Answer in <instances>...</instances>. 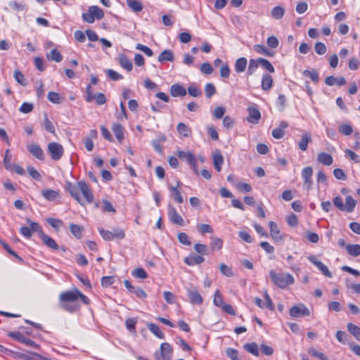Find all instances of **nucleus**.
<instances>
[{
    "label": "nucleus",
    "mask_w": 360,
    "mask_h": 360,
    "mask_svg": "<svg viewBox=\"0 0 360 360\" xmlns=\"http://www.w3.org/2000/svg\"><path fill=\"white\" fill-rule=\"evenodd\" d=\"M78 299L86 304H89V298L77 289L63 292L59 296L60 306L67 311L75 312L79 308L77 303Z\"/></svg>",
    "instance_id": "obj_1"
},
{
    "label": "nucleus",
    "mask_w": 360,
    "mask_h": 360,
    "mask_svg": "<svg viewBox=\"0 0 360 360\" xmlns=\"http://www.w3.org/2000/svg\"><path fill=\"white\" fill-rule=\"evenodd\" d=\"M269 274L274 284L281 289H284L295 283L294 277L288 273L276 272L275 270H271Z\"/></svg>",
    "instance_id": "obj_2"
},
{
    "label": "nucleus",
    "mask_w": 360,
    "mask_h": 360,
    "mask_svg": "<svg viewBox=\"0 0 360 360\" xmlns=\"http://www.w3.org/2000/svg\"><path fill=\"white\" fill-rule=\"evenodd\" d=\"M47 151L50 154L51 158L53 160H59L64 154V148L63 146L56 142H51L48 144Z\"/></svg>",
    "instance_id": "obj_3"
},
{
    "label": "nucleus",
    "mask_w": 360,
    "mask_h": 360,
    "mask_svg": "<svg viewBox=\"0 0 360 360\" xmlns=\"http://www.w3.org/2000/svg\"><path fill=\"white\" fill-rule=\"evenodd\" d=\"M289 314L293 318H300L310 315L309 309L304 304H299L290 309Z\"/></svg>",
    "instance_id": "obj_4"
},
{
    "label": "nucleus",
    "mask_w": 360,
    "mask_h": 360,
    "mask_svg": "<svg viewBox=\"0 0 360 360\" xmlns=\"http://www.w3.org/2000/svg\"><path fill=\"white\" fill-rule=\"evenodd\" d=\"M173 349L172 346L167 343L164 342L160 345V354L158 356V353H155V356L158 360H170L172 359Z\"/></svg>",
    "instance_id": "obj_5"
},
{
    "label": "nucleus",
    "mask_w": 360,
    "mask_h": 360,
    "mask_svg": "<svg viewBox=\"0 0 360 360\" xmlns=\"http://www.w3.org/2000/svg\"><path fill=\"white\" fill-rule=\"evenodd\" d=\"M65 189L75 200H77L80 205H84V203L79 195V193L80 191L79 182H77V184H73L71 182H67Z\"/></svg>",
    "instance_id": "obj_6"
},
{
    "label": "nucleus",
    "mask_w": 360,
    "mask_h": 360,
    "mask_svg": "<svg viewBox=\"0 0 360 360\" xmlns=\"http://www.w3.org/2000/svg\"><path fill=\"white\" fill-rule=\"evenodd\" d=\"M313 169L311 167H304L302 171V178L304 180V189L309 190L312 185V176Z\"/></svg>",
    "instance_id": "obj_7"
},
{
    "label": "nucleus",
    "mask_w": 360,
    "mask_h": 360,
    "mask_svg": "<svg viewBox=\"0 0 360 360\" xmlns=\"http://www.w3.org/2000/svg\"><path fill=\"white\" fill-rule=\"evenodd\" d=\"M308 259L312 264H314L315 266H316L317 268L322 272V274L323 275H325L326 276H327L328 278L333 277V274L329 271L328 268L324 264H323L321 261L317 260L316 257L315 255H309L308 257Z\"/></svg>",
    "instance_id": "obj_8"
},
{
    "label": "nucleus",
    "mask_w": 360,
    "mask_h": 360,
    "mask_svg": "<svg viewBox=\"0 0 360 360\" xmlns=\"http://www.w3.org/2000/svg\"><path fill=\"white\" fill-rule=\"evenodd\" d=\"M248 117L247 120L252 124H257L261 118V113L255 105L248 108Z\"/></svg>",
    "instance_id": "obj_9"
},
{
    "label": "nucleus",
    "mask_w": 360,
    "mask_h": 360,
    "mask_svg": "<svg viewBox=\"0 0 360 360\" xmlns=\"http://www.w3.org/2000/svg\"><path fill=\"white\" fill-rule=\"evenodd\" d=\"M29 152L37 159L44 160L45 155L42 148L37 143H31L27 146Z\"/></svg>",
    "instance_id": "obj_10"
},
{
    "label": "nucleus",
    "mask_w": 360,
    "mask_h": 360,
    "mask_svg": "<svg viewBox=\"0 0 360 360\" xmlns=\"http://www.w3.org/2000/svg\"><path fill=\"white\" fill-rule=\"evenodd\" d=\"M181 185V182L178 181L176 186L169 187V190L171 191V197L174 199V201L180 204L184 202V198L181 194L180 191Z\"/></svg>",
    "instance_id": "obj_11"
},
{
    "label": "nucleus",
    "mask_w": 360,
    "mask_h": 360,
    "mask_svg": "<svg viewBox=\"0 0 360 360\" xmlns=\"http://www.w3.org/2000/svg\"><path fill=\"white\" fill-rule=\"evenodd\" d=\"M79 185L80 187V192L84 195L86 201L88 203H91L94 201V195L92 194L88 185L85 181H79Z\"/></svg>",
    "instance_id": "obj_12"
},
{
    "label": "nucleus",
    "mask_w": 360,
    "mask_h": 360,
    "mask_svg": "<svg viewBox=\"0 0 360 360\" xmlns=\"http://www.w3.org/2000/svg\"><path fill=\"white\" fill-rule=\"evenodd\" d=\"M270 234L272 239L276 242H281L283 240V237L281 234L280 230L278 228L277 224L274 221H269V223Z\"/></svg>",
    "instance_id": "obj_13"
},
{
    "label": "nucleus",
    "mask_w": 360,
    "mask_h": 360,
    "mask_svg": "<svg viewBox=\"0 0 360 360\" xmlns=\"http://www.w3.org/2000/svg\"><path fill=\"white\" fill-rule=\"evenodd\" d=\"M188 297L190 302L193 304L200 305L203 302L201 295L195 289H187Z\"/></svg>",
    "instance_id": "obj_14"
},
{
    "label": "nucleus",
    "mask_w": 360,
    "mask_h": 360,
    "mask_svg": "<svg viewBox=\"0 0 360 360\" xmlns=\"http://www.w3.org/2000/svg\"><path fill=\"white\" fill-rule=\"evenodd\" d=\"M176 154H177L178 158L181 161L185 162L188 165H190L191 163H193V164L194 163L195 158L194 155L193 154V153H191V151H189V150L184 151V150H177Z\"/></svg>",
    "instance_id": "obj_15"
},
{
    "label": "nucleus",
    "mask_w": 360,
    "mask_h": 360,
    "mask_svg": "<svg viewBox=\"0 0 360 360\" xmlns=\"http://www.w3.org/2000/svg\"><path fill=\"white\" fill-rule=\"evenodd\" d=\"M168 215L170 219V220L179 226L184 225V219L179 214L176 209L173 207H169L168 210Z\"/></svg>",
    "instance_id": "obj_16"
},
{
    "label": "nucleus",
    "mask_w": 360,
    "mask_h": 360,
    "mask_svg": "<svg viewBox=\"0 0 360 360\" xmlns=\"http://www.w3.org/2000/svg\"><path fill=\"white\" fill-rule=\"evenodd\" d=\"M41 195L49 201H53L60 198V193L58 191L45 188L41 191Z\"/></svg>",
    "instance_id": "obj_17"
},
{
    "label": "nucleus",
    "mask_w": 360,
    "mask_h": 360,
    "mask_svg": "<svg viewBox=\"0 0 360 360\" xmlns=\"http://www.w3.org/2000/svg\"><path fill=\"white\" fill-rule=\"evenodd\" d=\"M10 336L14 338L15 340H18L19 342L24 343L26 345L31 346V347H36L37 345L35 342L33 340L25 337L23 335H22L20 333H10Z\"/></svg>",
    "instance_id": "obj_18"
},
{
    "label": "nucleus",
    "mask_w": 360,
    "mask_h": 360,
    "mask_svg": "<svg viewBox=\"0 0 360 360\" xmlns=\"http://www.w3.org/2000/svg\"><path fill=\"white\" fill-rule=\"evenodd\" d=\"M288 124L286 122H281L279 127L275 128L272 131V136L274 138L280 139L284 136V130L288 127Z\"/></svg>",
    "instance_id": "obj_19"
},
{
    "label": "nucleus",
    "mask_w": 360,
    "mask_h": 360,
    "mask_svg": "<svg viewBox=\"0 0 360 360\" xmlns=\"http://www.w3.org/2000/svg\"><path fill=\"white\" fill-rule=\"evenodd\" d=\"M325 83L328 86L338 85L339 86H341L346 84V80L342 77L336 78V77H334L333 76H328L326 78Z\"/></svg>",
    "instance_id": "obj_20"
},
{
    "label": "nucleus",
    "mask_w": 360,
    "mask_h": 360,
    "mask_svg": "<svg viewBox=\"0 0 360 360\" xmlns=\"http://www.w3.org/2000/svg\"><path fill=\"white\" fill-rule=\"evenodd\" d=\"M311 142V137L309 132H304L302 136L300 141L298 142L299 148L305 151L307 149L309 143Z\"/></svg>",
    "instance_id": "obj_21"
},
{
    "label": "nucleus",
    "mask_w": 360,
    "mask_h": 360,
    "mask_svg": "<svg viewBox=\"0 0 360 360\" xmlns=\"http://www.w3.org/2000/svg\"><path fill=\"white\" fill-rule=\"evenodd\" d=\"M170 93L174 97L184 96L186 94V91L183 86L176 84L171 86Z\"/></svg>",
    "instance_id": "obj_22"
},
{
    "label": "nucleus",
    "mask_w": 360,
    "mask_h": 360,
    "mask_svg": "<svg viewBox=\"0 0 360 360\" xmlns=\"http://www.w3.org/2000/svg\"><path fill=\"white\" fill-rule=\"evenodd\" d=\"M205 261V258L200 255H190L184 259V262L188 266L200 264Z\"/></svg>",
    "instance_id": "obj_23"
},
{
    "label": "nucleus",
    "mask_w": 360,
    "mask_h": 360,
    "mask_svg": "<svg viewBox=\"0 0 360 360\" xmlns=\"http://www.w3.org/2000/svg\"><path fill=\"white\" fill-rule=\"evenodd\" d=\"M261 86H262V89L264 91H269L270 89H271V87L273 86L272 77L267 73L264 74L262 77Z\"/></svg>",
    "instance_id": "obj_24"
},
{
    "label": "nucleus",
    "mask_w": 360,
    "mask_h": 360,
    "mask_svg": "<svg viewBox=\"0 0 360 360\" xmlns=\"http://www.w3.org/2000/svg\"><path fill=\"white\" fill-rule=\"evenodd\" d=\"M40 238L44 242V243L48 246L49 248L53 249V250H58V245L57 243L50 236L45 234L44 233H41Z\"/></svg>",
    "instance_id": "obj_25"
},
{
    "label": "nucleus",
    "mask_w": 360,
    "mask_h": 360,
    "mask_svg": "<svg viewBox=\"0 0 360 360\" xmlns=\"http://www.w3.org/2000/svg\"><path fill=\"white\" fill-rule=\"evenodd\" d=\"M174 60L173 51L169 49L164 50L158 56V61L163 63L165 61L172 62Z\"/></svg>",
    "instance_id": "obj_26"
},
{
    "label": "nucleus",
    "mask_w": 360,
    "mask_h": 360,
    "mask_svg": "<svg viewBox=\"0 0 360 360\" xmlns=\"http://www.w3.org/2000/svg\"><path fill=\"white\" fill-rule=\"evenodd\" d=\"M119 63L122 68L128 72H130L133 68L131 61L127 58V56L124 54H122L119 56Z\"/></svg>",
    "instance_id": "obj_27"
},
{
    "label": "nucleus",
    "mask_w": 360,
    "mask_h": 360,
    "mask_svg": "<svg viewBox=\"0 0 360 360\" xmlns=\"http://www.w3.org/2000/svg\"><path fill=\"white\" fill-rule=\"evenodd\" d=\"M248 65V60L245 58L241 57L236 60L235 63V71L237 73H242L243 72Z\"/></svg>",
    "instance_id": "obj_28"
},
{
    "label": "nucleus",
    "mask_w": 360,
    "mask_h": 360,
    "mask_svg": "<svg viewBox=\"0 0 360 360\" xmlns=\"http://www.w3.org/2000/svg\"><path fill=\"white\" fill-rule=\"evenodd\" d=\"M126 3L134 12L138 13L143 10V4L139 0H127Z\"/></svg>",
    "instance_id": "obj_29"
},
{
    "label": "nucleus",
    "mask_w": 360,
    "mask_h": 360,
    "mask_svg": "<svg viewBox=\"0 0 360 360\" xmlns=\"http://www.w3.org/2000/svg\"><path fill=\"white\" fill-rule=\"evenodd\" d=\"M213 164L215 169L217 172H220L221 170V165L224 163V158L220 152H216L213 155Z\"/></svg>",
    "instance_id": "obj_30"
},
{
    "label": "nucleus",
    "mask_w": 360,
    "mask_h": 360,
    "mask_svg": "<svg viewBox=\"0 0 360 360\" xmlns=\"http://www.w3.org/2000/svg\"><path fill=\"white\" fill-rule=\"evenodd\" d=\"M318 161L321 164L330 166L333 164V158L330 155L326 153H320L318 155Z\"/></svg>",
    "instance_id": "obj_31"
},
{
    "label": "nucleus",
    "mask_w": 360,
    "mask_h": 360,
    "mask_svg": "<svg viewBox=\"0 0 360 360\" xmlns=\"http://www.w3.org/2000/svg\"><path fill=\"white\" fill-rule=\"evenodd\" d=\"M112 130L119 142H122L124 139L123 127L120 124H114Z\"/></svg>",
    "instance_id": "obj_32"
},
{
    "label": "nucleus",
    "mask_w": 360,
    "mask_h": 360,
    "mask_svg": "<svg viewBox=\"0 0 360 360\" xmlns=\"http://www.w3.org/2000/svg\"><path fill=\"white\" fill-rule=\"evenodd\" d=\"M148 328L157 338H158L160 339L165 338L164 333H162V331L160 330V327L158 325H156L155 323H149L148 325Z\"/></svg>",
    "instance_id": "obj_33"
},
{
    "label": "nucleus",
    "mask_w": 360,
    "mask_h": 360,
    "mask_svg": "<svg viewBox=\"0 0 360 360\" xmlns=\"http://www.w3.org/2000/svg\"><path fill=\"white\" fill-rule=\"evenodd\" d=\"M356 207V201L353 199L352 196H347L345 199V205H344L343 211H346L347 212H352L354 211Z\"/></svg>",
    "instance_id": "obj_34"
},
{
    "label": "nucleus",
    "mask_w": 360,
    "mask_h": 360,
    "mask_svg": "<svg viewBox=\"0 0 360 360\" xmlns=\"http://www.w3.org/2000/svg\"><path fill=\"white\" fill-rule=\"evenodd\" d=\"M284 13V8L280 6L274 7L271 11V17L276 20L281 19L283 17Z\"/></svg>",
    "instance_id": "obj_35"
},
{
    "label": "nucleus",
    "mask_w": 360,
    "mask_h": 360,
    "mask_svg": "<svg viewBox=\"0 0 360 360\" xmlns=\"http://www.w3.org/2000/svg\"><path fill=\"white\" fill-rule=\"evenodd\" d=\"M176 130L180 135L184 137H188L191 134V129L183 122H180L178 124L176 127Z\"/></svg>",
    "instance_id": "obj_36"
},
{
    "label": "nucleus",
    "mask_w": 360,
    "mask_h": 360,
    "mask_svg": "<svg viewBox=\"0 0 360 360\" xmlns=\"http://www.w3.org/2000/svg\"><path fill=\"white\" fill-rule=\"evenodd\" d=\"M260 65L259 58L257 59H250L249 61V65L248 68L247 75H252L255 73V72L258 68V66Z\"/></svg>",
    "instance_id": "obj_37"
},
{
    "label": "nucleus",
    "mask_w": 360,
    "mask_h": 360,
    "mask_svg": "<svg viewBox=\"0 0 360 360\" xmlns=\"http://www.w3.org/2000/svg\"><path fill=\"white\" fill-rule=\"evenodd\" d=\"M346 250L351 256L358 257L360 255V245L358 244L347 245Z\"/></svg>",
    "instance_id": "obj_38"
},
{
    "label": "nucleus",
    "mask_w": 360,
    "mask_h": 360,
    "mask_svg": "<svg viewBox=\"0 0 360 360\" xmlns=\"http://www.w3.org/2000/svg\"><path fill=\"white\" fill-rule=\"evenodd\" d=\"M89 12L91 13L95 19L101 20L104 16V13L101 8L96 6H91L89 8Z\"/></svg>",
    "instance_id": "obj_39"
},
{
    "label": "nucleus",
    "mask_w": 360,
    "mask_h": 360,
    "mask_svg": "<svg viewBox=\"0 0 360 360\" xmlns=\"http://www.w3.org/2000/svg\"><path fill=\"white\" fill-rule=\"evenodd\" d=\"M243 348L245 351L253 354L254 356H259L258 346L255 342L247 343L244 345Z\"/></svg>",
    "instance_id": "obj_40"
},
{
    "label": "nucleus",
    "mask_w": 360,
    "mask_h": 360,
    "mask_svg": "<svg viewBox=\"0 0 360 360\" xmlns=\"http://www.w3.org/2000/svg\"><path fill=\"white\" fill-rule=\"evenodd\" d=\"M70 230L72 235L77 239H80L82 236L83 228L81 226L71 224Z\"/></svg>",
    "instance_id": "obj_41"
},
{
    "label": "nucleus",
    "mask_w": 360,
    "mask_h": 360,
    "mask_svg": "<svg viewBox=\"0 0 360 360\" xmlns=\"http://www.w3.org/2000/svg\"><path fill=\"white\" fill-rule=\"evenodd\" d=\"M348 331L355 337L358 340H360V328L352 323H349L347 325Z\"/></svg>",
    "instance_id": "obj_42"
},
{
    "label": "nucleus",
    "mask_w": 360,
    "mask_h": 360,
    "mask_svg": "<svg viewBox=\"0 0 360 360\" xmlns=\"http://www.w3.org/2000/svg\"><path fill=\"white\" fill-rule=\"evenodd\" d=\"M49 60H54L57 63L60 62L63 60L62 54L56 49H53L46 56Z\"/></svg>",
    "instance_id": "obj_43"
},
{
    "label": "nucleus",
    "mask_w": 360,
    "mask_h": 360,
    "mask_svg": "<svg viewBox=\"0 0 360 360\" xmlns=\"http://www.w3.org/2000/svg\"><path fill=\"white\" fill-rule=\"evenodd\" d=\"M253 49L255 52H257L259 54H263L266 56H273L271 52L263 45L255 44L253 46Z\"/></svg>",
    "instance_id": "obj_44"
},
{
    "label": "nucleus",
    "mask_w": 360,
    "mask_h": 360,
    "mask_svg": "<svg viewBox=\"0 0 360 360\" xmlns=\"http://www.w3.org/2000/svg\"><path fill=\"white\" fill-rule=\"evenodd\" d=\"M26 221L29 224L32 233L37 232V233H39V237H41V233H44L41 229V226L38 223L34 222L28 218L26 219Z\"/></svg>",
    "instance_id": "obj_45"
},
{
    "label": "nucleus",
    "mask_w": 360,
    "mask_h": 360,
    "mask_svg": "<svg viewBox=\"0 0 360 360\" xmlns=\"http://www.w3.org/2000/svg\"><path fill=\"white\" fill-rule=\"evenodd\" d=\"M303 75L305 77H309L314 82H318L319 79V73L316 70H305L303 71Z\"/></svg>",
    "instance_id": "obj_46"
},
{
    "label": "nucleus",
    "mask_w": 360,
    "mask_h": 360,
    "mask_svg": "<svg viewBox=\"0 0 360 360\" xmlns=\"http://www.w3.org/2000/svg\"><path fill=\"white\" fill-rule=\"evenodd\" d=\"M47 98L49 101L53 103H60L63 101V98L59 95V94L53 91H50L48 94Z\"/></svg>",
    "instance_id": "obj_47"
},
{
    "label": "nucleus",
    "mask_w": 360,
    "mask_h": 360,
    "mask_svg": "<svg viewBox=\"0 0 360 360\" xmlns=\"http://www.w3.org/2000/svg\"><path fill=\"white\" fill-rule=\"evenodd\" d=\"M47 223L56 231H58L59 229L63 226V222L58 219L55 218H48L46 219Z\"/></svg>",
    "instance_id": "obj_48"
},
{
    "label": "nucleus",
    "mask_w": 360,
    "mask_h": 360,
    "mask_svg": "<svg viewBox=\"0 0 360 360\" xmlns=\"http://www.w3.org/2000/svg\"><path fill=\"white\" fill-rule=\"evenodd\" d=\"M132 276L137 278L145 279L148 278V274L146 271L143 268H136L135 269L132 273Z\"/></svg>",
    "instance_id": "obj_49"
},
{
    "label": "nucleus",
    "mask_w": 360,
    "mask_h": 360,
    "mask_svg": "<svg viewBox=\"0 0 360 360\" xmlns=\"http://www.w3.org/2000/svg\"><path fill=\"white\" fill-rule=\"evenodd\" d=\"M105 72L108 77H110L112 80L117 81L123 79V76L122 75L112 69L105 70Z\"/></svg>",
    "instance_id": "obj_50"
},
{
    "label": "nucleus",
    "mask_w": 360,
    "mask_h": 360,
    "mask_svg": "<svg viewBox=\"0 0 360 360\" xmlns=\"http://www.w3.org/2000/svg\"><path fill=\"white\" fill-rule=\"evenodd\" d=\"M308 352L309 354L319 359L320 360H329V359L323 353L317 351L313 347L309 348Z\"/></svg>",
    "instance_id": "obj_51"
},
{
    "label": "nucleus",
    "mask_w": 360,
    "mask_h": 360,
    "mask_svg": "<svg viewBox=\"0 0 360 360\" xmlns=\"http://www.w3.org/2000/svg\"><path fill=\"white\" fill-rule=\"evenodd\" d=\"M213 302L215 306L220 307H222L223 305L225 304L223 302L222 295L220 293V291L219 290H217L215 291Z\"/></svg>",
    "instance_id": "obj_52"
},
{
    "label": "nucleus",
    "mask_w": 360,
    "mask_h": 360,
    "mask_svg": "<svg viewBox=\"0 0 360 360\" xmlns=\"http://www.w3.org/2000/svg\"><path fill=\"white\" fill-rule=\"evenodd\" d=\"M13 76L18 83L22 86H26L27 83L25 77L19 70H15L14 71Z\"/></svg>",
    "instance_id": "obj_53"
},
{
    "label": "nucleus",
    "mask_w": 360,
    "mask_h": 360,
    "mask_svg": "<svg viewBox=\"0 0 360 360\" xmlns=\"http://www.w3.org/2000/svg\"><path fill=\"white\" fill-rule=\"evenodd\" d=\"M44 127L46 131H49L50 133L53 134L55 132V127L53 123L49 120L46 113H44Z\"/></svg>",
    "instance_id": "obj_54"
},
{
    "label": "nucleus",
    "mask_w": 360,
    "mask_h": 360,
    "mask_svg": "<svg viewBox=\"0 0 360 360\" xmlns=\"http://www.w3.org/2000/svg\"><path fill=\"white\" fill-rule=\"evenodd\" d=\"M11 158H12L11 154L10 153V150L8 149L6 150L5 156L4 158V167L8 170L12 169V166L11 165Z\"/></svg>",
    "instance_id": "obj_55"
},
{
    "label": "nucleus",
    "mask_w": 360,
    "mask_h": 360,
    "mask_svg": "<svg viewBox=\"0 0 360 360\" xmlns=\"http://www.w3.org/2000/svg\"><path fill=\"white\" fill-rule=\"evenodd\" d=\"M339 131L341 134L345 136H349L353 132V129L351 125L347 124H342L339 127Z\"/></svg>",
    "instance_id": "obj_56"
},
{
    "label": "nucleus",
    "mask_w": 360,
    "mask_h": 360,
    "mask_svg": "<svg viewBox=\"0 0 360 360\" xmlns=\"http://www.w3.org/2000/svg\"><path fill=\"white\" fill-rule=\"evenodd\" d=\"M206 97L210 98L216 93V89L213 84L207 83L205 87Z\"/></svg>",
    "instance_id": "obj_57"
},
{
    "label": "nucleus",
    "mask_w": 360,
    "mask_h": 360,
    "mask_svg": "<svg viewBox=\"0 0 360 360\" xmlns=\"http://www.w3.org/2000/svg\"><path fill=\"white\" fill-rule=\"evenodd\" d=\"M260 65L265 68L266 70H268L269 72L273 73L275 71V69L274 66L271 65V63L265 58H259Z\"/></svg>",
    "instance_id": "obj_58"
},
{
    "label": "nucleus",
    "mask_w": 360,
    "mask_h": 360,
    "mask_svg": "<svg viewBox=\"0 0 360 360\" xmlns=\"http://www.w3.org/2000/svg\"><path fill=\"white\" fill-rule=\"evenodd\" d=\"M314 50L319 55H323L327 51L326 46L323 42H316L314 46Z\"/></svg>",
    "instance_id": "obj_59"
},
{
    "label": "nucleus",
    "mask_w": 360,
    "mask_h": 360,
    "mask_svg": "<svg viewBox=\"0 0 360 360\" xmlns=\"http://www.w3.org/2000/svg\"><path fill=\"white\" fill-rule=\"evenodd\" d=\"M98 232L99 233L101 234V237L105 240H113V237H112V231H110L108 230H105L103 228H99L98 229Z\"/></svg>",
    "instance_id": "obj_60"
},
{
    "label": "nucleus",
    "mask_w": 360,
    "mask_h": 360,
    "mask_svg": "<svg viewBox=\"0 0 360 360\" xmlns=\"http://www.w3.org/2000/svg\"><path fill=\"white\" fill-rule=\"evenodd\" d=\"M226 356L231 360H240L238 358V352L233 348H227L226 349Z\"/></svg>",
    "instance_id": "obj_61"
},
{
    "label": "nucleus",
    "mask_w": 360,
    "mask_h": 360,
    "mask_svg": "<svg viewBox=\"0 0 360 360\" xmlns=\"http://www.w3.org/2000/svg\"><path fill=\"white\" fill-rule=\"evenodd\" d=\"M27 172L30 176L37 181H40L41 179V174L39 172L33 167L30 166L27 167Z\"/></svg>",
    "instance_id": "obj_62"
},
{
    "label": "nucleus",
    "mask_w": 360,
    "mask_h": 360,
    "mask_svg": "<svg viewBox=\"0 0 360 360\" xmlns=\"http://www.w3.org/2000/svg\"><path fill=\"white\" fill-rule=\"evenodd\" d=\"M266 44L269 48L276 49L279 45V41L275 36H271L267 38Z\"/></svg>",
    "instance_id": "obj_63"
},
{
    "label": "nucleus",
    "mask_w": 360,
    "mask_h": 360,
    "mask_svg": "<svg viewBox=\"0 0 360 360\" xmlns=\"http://www.w3.org/2000/svg\"><path fill=\"white\" fill-rule=\"evenodd\" d=\"M25 360H51L48 358L42 356L37 353H31L25 357Z\"/></svg>",
    "instance_id": "obj_64"
}]
</instances>
